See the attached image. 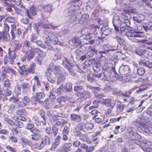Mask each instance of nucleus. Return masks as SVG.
Segmentation results:
<instances>
[{
  "label": "nucleus",
  "mask_w": 152,
  "mask_h": 152,
  "mask_svg": "<svg viewBox=\"0 0 152 152\" xmlns=\"http://www.w3.org/2000/svg\"><path fill=\"white\" fill-rule=\"evenodd\" d=\"M36 66V64L34 62H32L28 68H26L25 65H23L21 66H19L20 68L19 73L20 75L25 77L30 74H34L35 72Z\"/></svg>",
  "instance_id": "1"
},
{
  "label": "nucleus",
  "mask_w": 152,
  "mask_h": 152,
  "mask_svg": "<svg viewBox=\"0 0 152 152\" xmlns=\"http://www.w3.org/2000/svg\"><path fill=\"white\" fill-rule=\"evenodd\" d=\"M8 56H5L4 57V64H7L8 63L13 65L14 63V59L16 57V54L15 50L9 48L8 49Z\"/></svg>",
  "instance_id": "2"
},
{
  "label": "nucleus",
  "mask_w": 152,
  "mask_h": 152,
  "mask_svg": "<svg viewBox=\"0 0 152 152\" xmlns=\"http://www.w3.org/2000/svg\"><path fill=\"white\" fill-rule=\"evenodd\" d=\"M39 50V48L34 46H30V48L26 52V55L28 61L33 59L35 56V53H37Z\"/></svg>",
  "instance_id": "3"
},
{
  "label": "nucleus",
  "mask_w": 152,
  "mask_h": 152,
  "mask_svg": "<svg viewBox=\"0 0 152 152\" xmlns=\"http://www.w3.org/2000/svg\"><path fill=\"white\" fill-rule=\"evenodd\" d=\"M16 127L12 128L11 131L14 135H17L21 132L20 128H23L24 126L23 123L21 121H17L15 122V125Z\"/></svg>",
  "instance_id": "4"
},
{
  "label": "nucleus",
  "mask_w": 152,
  "mask_h": 152,
  "mask_svg": "<svg viewBox=\"0 0 152 152\" xmlns=\"http://www.w3.org/2000/svg\"><path fill=\"white\" fill-rule=\"evenodd\" d=\"M39 50L37 53L38 54L35 57L34 59V61L38 64L41 65L42 62L45 58L46 54L45 52L43 51L39 48Z\"/></svg>",
  "instance_id": "5"
},
{
  "label": "nucleus",
  "mask_w": 152,
  "mask_h": 152,
  "mask_svg": "<svg viewBox=\"0 0 152 152\" xmlns=\"http://www.w3.org/2000/svg\"><path fill=\"white\" fill-rule=\"evenodd\" d=\"M47 41L53 45L58 44L59 42L58 37L55 36L53 33L51 32L48 33V36L45 38Z\"/></svg>",
  "instance_id": "6"
},
{
  "label": "nucleus",
  "mask_w": 152,
  "mask_h": 152,
  "mask_svg": "<svg viewBox=\"0 0 152 152\" xmlns=\"http://www.w3.org/2000/svg\"><path fill=\"white\" fill-rule=\"evenodd\" d=\"M72 144L71 142L64 143L61 148L57 150L56 152H68L71 150Z\"/></svg>",
  "instance_id": "7"
},
{
  "label": "nucleus",
  "mask_w": 152,
  "mask_h": 152,
  "mask_svg": "<svg viewBox=\"0 0 152 152\" xmlns=\"http://www.w3.org/2000/svg\"><path fill=\"white\" fill-rule=\"evenodd\" d=\"M84 124L82 122L77 124L74 128V132L76 136H79L81 134V131L84 130Z\"/></svg>",
  "instance_id": "8"
},
{
  "label": "nucleus",
  "mask_w": 152,
  "mask_h": 152,
  "mask_svg": "<svg viewBox=\"0 0 152 152\" xmlns=\"http://www.w3.org/2000/svg\"><path fill=\"white\" fill-rule=\"evenodd\" d=\"M119 71L122 75H126L130 72L131 69L128 65H122L120 66Z\"/></svg>",
  "instance_id": "9"
},
{
  "label": "nucleus",
  "mask_w": 152,
  "mask_h": 152,
  "mask_svg": "<svg viewBox=\"0 0 152 152\" xmlns=\"http://www.w3.org/2000/svg\"><path fill=\"white\" fill-rule=\"evenodd\" d=\"M102 103L106 107H110L112 109L115 104V101L110 99H103Z\"/></svg>",
  "instance_id": "10"
},
{
  "label": "nucleus",
  "mask_w": 152,
  "mask_h": 152,
  "mask_svg": "<svg viewBox=\"0 0 152 152\" xmlns=\"http://www.w3.org/2000/svg\"><path fill=\"white\" fill-rule=\"evenodd\" d=\"M50 142V139L49 137L45 135L42 139L41 142L39 145V149H41L46 145H49Z\"/></svg>",
  "instance_id": "11"
},
{
  "label": "nucleus",
  "mask_w": 152,
  "mask_h": 152,
  "mask_svg": "<svg viewBox=\"0 0 152 152\" xmlns=\"http://www.w3.org/2000/svg\"><path fill=\"white\" fill-rule=\"evenodd\" d=\"M61 138V137L60 135H58L57 136L54 142L52 144L51 147L50 149V151H54L57 148L58 146L59 145Z\"/></svg>",
  "instance_id": "12"
},
{
  "label": "nucleus",
  "mask_w": 152,
  "mask_h": 152,
  "mask_svg": "<svg viewBox=\"0 0 152 152\" xmlns=\"http://www.w3.org/2000/svg\"><path fill=\"white\" fill-rule=\"evenodd\" d=\"M26 14L28 18H32L33 16H34L36 14L35 8L33 6L31 7L29 10L26 9Z\"/></svg>",
  "instance_id": "13"
},
{
  "label": "nucleus",
  "mask_w": 152,
  "mask_h": 152,
  "mask_svg": "<svg viewBox=\"0 0 152 152\" xmlns=\"http://www.w3.org/2000/svg\"><path fill=\"white\" fill-rule=\"evenodd\" d=\"M42 9L45 12L50 14L53 11V7L52 4H48L44 5L42 7Z\"/></svg>",
  "instance_id": "14"
},
{
  "label": "nucleus",
  "mask_w": 152,
  "mask_h": 152,
  "mask_svg": "<svg viewBox=\"0 0 152 152\" xmlns=\"http://www.w3.org/2000/svg\"><path fill=\"white\" fill-rule=\"evenodd\" d=\"M70 119L71 121L76 123H79L82 121L81 116L79 115L76 114H71L70 116Z\"/></svg>",
  "instance_id": "15"
},
{
  "label": "nucleus",
  "mask_w": 152,
  "mask_h": 152,
  "mask_svg": "<svg viewBox=\"0 0 152 152\" xmlns=\"http://www.w3.org/2000/svg\"><path fill=\"white\" fill-rule=\"evenodd\" d=\"M78 96H79L78 99H80L82 101L85 100L90 96L89 92L86 91L83 92L81 93H79Z\"/></svg>",
  "instance_id": "16"
},
{
  "label": "nucleus",
  "mask_w": 152,
  "mask_h": 152,
  "mask_svg": "<svg viewBox=\"0 0 152 152\" xmlns=\"http://www.w3.org/2000/svg\"><path fill=\"white\" fill-rule=\"evenodd\" d=\"M20 86L24 93H26L30 91L29 85V83L27 82L22 83H21Z\"/></svg>",
  "instance_id": "17"
},
{
  "label": "nucleus",
  "mask_w": 152,
  "mask_h": 152,
  "mask_svg": "<svg viewBox=\"0 0 152 152\" xmlns=\"http://www.w3.org/2000/svg\"><path fill=\"white\" fill-rule=\"evenodd\" d=\"M142 34L141 33H135L133 37L130 38V39L133 42H140V38L142 37Z\"/></svg>",
  "instance_id": "18"
},
{
  "label": "nucleus",
  "mask_w": 152,
  "mask_h": 152,
  "mask_svg": "<svg viewBox=\"0 0 152 152\" xmlns=\"http://www.w3.org/2000/svg\"><path fill=\"white\" fill-rule=\"evenodd\" d=\"M89 18V16L86 14L84 13L82 15L80 18L79 20V23L83 24L87 22V20Z\"/></svg>",
  "instance_id": "19"
},
{
  "label": "nucleus",
  "mask_w": 152,
  "mask_h": 152,
  "mask_svg": "<svg viewBox=\"0 0 152 152\" xmlns=\"http://www.w3.org/2000/svg\"><path fill=\"white\" fill-rule=\"evenodd\" d=\"M3 116L4 120L7 124L11 126L15 125V124L14 121L8 118V117L6 115H4Z\"/></svg>",
  "instance_id": "20"
},
{
  "label": "nucleus",
  "mask_w": 152,
  "mask_h": 152,
  "mask_svg": "<svg viewBox=\"0 0 152 152\" xmlns=\"http://www.w3.org/2000/svg\"><path fill=\"white\" fill-rule=\"evenodd\" d=\"M2 67L4 68L3 71L6 73H10L11 72L15 75H16L17 74V72L10 66H9L4 67V66H3Z\"/></svg>",
  "instance_id": "21"
},
{
  "label": "nucleus",
  "mask_w": 152,
  "mask_h": 152,
  "mask_svg": "<svg viewBox=\"0 0 152 152\" xmlns=\"http://www.w3.org/2000/svg\"><path fill=\"white\" fill-rule=\"evenodd\" d=\"M21 8H16L15 10L17 14L20 15H23L24 12L26 14V10L27 9L25 8V7L23 6H22Z\"/></svg>",
  "instance_id": "22"
},
{
  "label": "nucleus",
  "mask_w": 152,
  "mask_h": 152,
  "mask_svg": "<svg viewBox=\"0 0 152 152\" xmlns=\"http://www.w3.org/2000/svg\"><path fill=\"white\" fill-rule=\"evenodd\" d=\"M148 58L144 56L141 57L140 59L139 62L140 66H145L148 61Z\"/></svg>",
  "instance_id": "23"
},
{
  "label": "nucleus",
  "mask_w": 152,
  "mask_h": 152,
  "mask_svg": "<svg viewBox=\"0 0 152 152\" xmlns=\"http://www.w3.org/2000/svg\"><path fill=\"white\" fill-rule=\"evenodd\" d=\"M84 129L86 132L91 131L93 129L94 126L91 123L87 122L84 124Z\"/></svg>",
  "instance_id": "24"
},
{
  "label": "nucleus",
  "mask_w": 152,
  "mask_h": 152,
  "mask_svg": "<svg viewBox=\"0 0 152 152\" xmlns=\"http://www.w3.org/2000/svg\"><path fill=\"white\" fill-rule=\"evenodd\" d=\"M12 94V92L10 89L7 88H5L4 91V97L2 98L3 101L7 100L8 99L7 96L11 95Z\"/></svg>",
  "instance_id": "25"
},
{
  "label": "nucleus",
  "mask_w": 152,
  "mask_h": 152,
  "mask_svg": "<svg viewBox=\"0 0 152 152\" xmlns=\"http://www.w3.org/2000/svg\"><path fill=\"white\" fill-rule=\"evenodd\" d=\"M22 43L19 40H15L13 42V46L15 50H19L22 47Z\"/></svg>",
  "instance_id": "26"
},
{
  "label": "nucleus",
  "mask_w": 152,
  "mask_h": 152,
  "mask_svg": "<svg viewBox=\"0 0 152 152\" xmlns=\"http://www.w3.org/2000/svg\"><path fill=\"white\" fill-rule=\"evenodd\" d=\"M118 102L120 104H118L116 105V111L118 113H120L123 111L125 106V104H122L120 101Z\"/></svg>",
  "instance_id": "27"
},
{
  "label": "nucleus",
  "mask_w": 152,
  "mask_h": 152,
  "mask_svg": "<svg viewBox=\"0 0 152 152\" xmlns=\"http://www.w3.org/2000/svg\"><path fill=\"white\" fill-rule=\"evenodd\" d=\"M45 96V95L43 93L39 92L36 94L34 97V99L37 101H39L40 99H43Z\"/></svg>",
  "instance_id": "28"
},
{
  "label": "nucleus",
  "mask_w": 152,
  "mask_h": 152,
  "mask_svg": "<svg viewBox=\"0 0 152 152\" xmlns=\"http://www.w3.org/2000/svg\"><path fill=\"white\" fill-rule=\"evenodd\" d=\"M4 2L5 3L6 6L7 7L6 8V10L7 12H11L13 11L12 8L15 7L14 5L7 2V1H4Z\"/></svg>",
  "instance_id": "29"
},
{
  "label": "nucleus",
  "mask_w": 152,
  "mask_h": 152,
  "mask_svg": "<svg viewBox=\"0 0 152 152\" xmlns=\"http://www.w3.org/2000/svg\"><path fill=\"white\" fill-rule=\"evenodd\" d=\"M35 122L37 126H39L42 124L43 125H45L46 124V120H43L42 121H40L38 118L34 117Z\"/></svg>",
  "instance_id": "30"
},
{
  "label": "nucleus",
  "mask_w": 152,
  "mask_h": 152,
  "mask_svg": "<svg viewBox=\"0 0 152 152\" xmlns=\"http://www.w3.org/2000/svg\"><path fill=\"white\" fill-rule=\"evenodd\" d=\"M6 22H7L10 23L16 24L17 23V20L14 17L9 16L5 19Z\"/></svg>",
  "instance_id": "31"
},
{
  "label": "nucleus",
  "mask_w": 152,
  "mask_h": 152,
  "mask_svg": "<svg viewBox=\"0 0 152 152\" xmlns=\"http://www.w3.org/2000/svg\"><path fill=\"white\" fill-rule=\"evenodd\" d=\"M77 137H79L80 139L84 142H88V135L86 134H82L79 136H76Z\"/></svg>",
  "instance_id": "32"
},
{
  "label": "nucleus",
  "mask_w": 152,
  "mask_h": 152,
  "mask_svg": "<svg viewBox=\"0 0 152 152\" xmlns=\"http://www.w3.org/2000/svg\"><path fill=\"white\" fill-rule=\"evenodd\" d=\"M77 9V6L74 4H72L68 8V12L69 13L74 12L76 11Z\"/></svg>",
  "instance_id": "33"
},
{
  "label": "nucleus",
  "mask_w": 152,
  "mask_h": 152,
  "mask_svg": "<svg viewBox=\"0 0 152 152\" xmlns=\"http://www.w3.org/2000/svg\"><path fill=\"white\" fill-rule=\"evenodd\" d=\"M0 36L1 38L7 41L10 38V36L9 34H7L6 33L4 32H0Z\"/></svg>",
  "instance_id": "34"
},
{
  "label": "nucleus",
  "mask_w": 152,
  "mask_h": 152,
  "mask_svg": "<svg viewBox=\"0 0 152 152\" xmlns=\"http://www.w3.org/2000/svg\"><path fill=\"white\" fill-rule=\"evenodd\" d=\"M68 98L66 96H61L57 98V102L58 104H60L62 102H65L68 99Z\"/></svg>",
  "instance_id": "35"
},
{
  "label": "nucleus",
  "mask_w": 152,
  "mask_h": 152,
  "mask_svg": "<svg viewBox=\"0 0 152 152\" xmlns=\"http://www.w3.org/2000/svg\"><path fill=\"white\" fill-rule=\"evenodd\" d=\"M17 115H26L28 113L25 108L22 109L21 110H17L16 112Z\"/></svg>",
  "instance_id": "36"
},
{
  "label": "nucleus",
  "mask_w": 152,
  "mask_h": 152,
  "mask_svg": "<svg viewBox=\"0 0 152 152\" xmlns=\"http://www.w3.org/2000/svg\"><path fill=\"white\" fill-rule=\"evenodd\" d=\"M31 139L33 140L36 141L39 140L42 137L39 134H31Z\"/></svg>",
  "instance_id": "37"
},
{
  "label": "nucleus",
  "mask_w": 152,
  "mask_h": 152,
  "mask_svg": "<svg viewBox=\"0 0 152 152\" xmlns=\"http://www.w3.org/2000/svg\"><path fill=\"white\" fill-rule=\"evenodd\" d=\"M39 37L38 34L34 33L32 34L30 37V41L33 43H35Z\"/></svg>",
  "instance_id": "38"
},
{
  "label": "nucleus",
  "mask_w": 152,
  "mask_h": 152,
  "mask_svg": "<svg viewBox=\"0 0 152 152\" xmlns=\"http://www.w3.org/2000/svg\"><path fill=\"white\" fill-rule=\"evenodd\" d=\"M21 87L20 86L19 84L15 86L14 92L17 96L21 94Z\"/></svg>",
  "instance_id": "39"
},
{
  "label": "nucleus",
  "mask_w": 152,
  "mask_h": 152,
  "mask_svg": "<svg viewBox=\"0 0 152 152\" xmlns=\"http://www.w3.org/2000/svg\"><path fill=\"white\" fill-rule=\"evenodd\" d=\"M135 130V128L132 127L129 128V130L128 129L127 133H128L129 135L130 136H134L136 133Z\"/></svg>",
  "instance_id": "40"
},
{
  "label": "nucleus",
  "mask_w": 152,
  "mask_h": 152,
  "mask_svg": "<svg viewBox=\"0 0 152 152\" xmlns=\"http://www.w3.org/2000/svg\"><path fill=\"white\" fill-rule=\"evenodd\" d=\"M71 125V124L69 123H68V126H65L62 132V134H68L69 131V128Z\"/></svg>",
  "instance_id": "41"
},
{
  "label": "nucleus",
  "mask_w": 152,
  "mask_h": 152,
  "mask_svg": "<svg viewBox=\"0 0 152 152\" xmlns=\"http://www.w3.org/2000/svg\"><path fill=\"white\" fill-rule=\"evenodd\" d=\"M16 110V106L13 104H11L8 110V112L10 113H13Z\"/></svg>",
  "instance_id": "42"
},
{
  "label": "nucleus",
  "mask_w": 152,
  "mask_h": 152,
  "mask_svg": "<svg viewBox=\"0 0 152 152\" xmlns=\"http://www.w3.org/2000/svg\"><path fill=\"white\" fill-rule=\"evenodd\" d=\"M22 100L26 106L30 102V98L27 96H24Z\"/></svg>",
  "instance_id": "43"
},
{
  "label": "nucleus",
  "mask_w": 152,
  "mask_h": 152,
  "mask_svg": "<svg viewBox=\"0 0 152 152\" xmlns=\"http://www.w3.org/2000/svg\"><path fill=\"white\" fill-rule=\"evenodd\" d=\"M145 70L143 68L140 67L137 69V73L139 75H142L145 73Z\"/></svg>",
  "instance_id": "44"
},
{
  "label": "nucleus",
  "mask_w": 152,
  "mask_h": 152,
  "mask_svg": "<svg viewBox=\"0 0 152 152\" xmlns=\"http://www.w3.org/2000/svg\"><path fill=\"white\" fill-rule=\"evenodd\" d=\"M65 79V76L62 74L60 73L59 76L58 77L57 82L60 83L64 81Z\"/></svg>",
  "instance_id": "45"
},
{
  "label": "nucleus",
  "mask_w": 152,
  "mask_h": 152,
  "mask_svg": "<svg viewBox=\"0 0 152 152\" xmlns=\"http://www.w3.org/2000/svg\"><path fill=\"white\" fill-rule=\"evenodd\" d=\"M61 66H56L53 69V72L55 74L60 73Z\"/></svg>",
  "instance_id": "46"
},
{
  "label": "nucleus",
  "mask_w": 152,
  "mask_h": 152,
  "mask_svg": "<svg viewBox=\"0 0 152 152\" xmlns=\"http://www.w3.org/2000/svg\"><path fill=\"white\" fill-rule=\"evenodd\" d=\"M19 99V97H15L13 96L9 98V100L13 103H16L18 102Z\"/></svg>",
  "instance_id": "47"
},
{
  "label": "nucleus",
  "mask_w": 152,
  "mask_h": 152,
  "mask_svg": "<svg viewBox=\"0 0 152 152\" xmlns=\"http://www.w3.org/2000/svg\"><path fill=\"white\" fill-rule=\"evenodd\" d=\"M115 39L118 42V43L121 45H123L124 44V40L123 39L121 38L118 36H116L115 37Z\"/></svg>",
  "instance_id": "48"
},
{
  "label": "nucleus",
  "mask_w": 152,
  "mask_h": 152,
  "mask_svg": "<svg viewBox=\"0 0 152 152\" xmlns=\"http://www.w3.org/2000/svg\"><path fill=\"white\" fill-rule=\"evenodd\" d=\"M93 29H94V33L95 35H96L98 37H99V36H98V31H99V33L100 30H99V27L98 26H94V27H92Z\"/></svg>",
  "instance_id": "49"
},
{
  "label": "nucleus",
  "mask_w": 152,
  "mask_h": 152,
  "mask_svg": "<svg viewBox=\"0 0 152 152\" xmlns=\"http://www.w3.org/2000/svg\"><path fill=\"white\" fill-rule=\"evenodd\" d=\"M38 114L40 115L43 120H46L45 113L44 110L42 109L40 110L38 112Z\"/></svg>",
  "instance_id": "50"
},
{
  "label": "nucleus",
  "mask_w": 152,
  "mask_h": 152,
  "mask_svg": "<svg viewBox=\"0 0 152 152\" xmlns=\"http://www.w3.org/2000/svg\"><path fill=\"white\" fill-rule=\"evenodd\" d=\"M53 135L54 136H56L58 133V129L55 126H53L52 127Z\"/></svg>",
  "instance_id": "51"
},
{
  "label": "nucleus",
  "mask_w": 152,
  "mask_h": 152,
  "mask_svg": "<svg viewBox=\"0 0 152 152\" xmlns=\"http://www.w3.org/2000/svg\"><path fill=\"white\" fill-rule=\"evenodd\" d=\"M104 76L107 78L109 77L110 76L111 73L110 71L108 70H105L103 72Z\"/></svg>",
  "instance_id": "52"
},
{
  "label": "nucleus",
  "mask_w": 152,
  "mask_h": 152,
  "mask_svg": "<svg viewBox=\"0 0 152 152\" xmlns=\"http://www.w3.org/2000/svg\"><path fill=\"white\" fill-rule=\"evenodd\" d=\"M81 144L80 142L77 140L74 141L73 143V147L77 148L79 147Z\"/></svg>",
  "instance_id": "53"
},
{
  "label": "nucleus",
  "mask_w": 152,
  "mask_h": 152,
  "mask_svg": "<svg viewBox=\"0 0 152 152\" xmlns=\"http://www.w3.org/2000/svg\"><path fill=\"white\" fill-rule=\"evenodd\" d=\"M4 31L6 32H8L10 30V26L9 25L6 23H4Z\"/></svg>",
  "instance_id": "54"
},
{
  "label": "nucleus",
  "mask_w": 152,
  "mask_h": 152,
  "mask_svg": "<svg viewBox=\"0 0 152 152\" xmlns=\"http://www.w3.org/2000/svg\"><path fill=\"white\" fill-rule=\"evenodd\" d=\"M6 148L9 151L11 152H17L15 148H13L9 145H7Z\"/></svg>",
  "instance_id": "55"
},
{
  "label": "nucleus",
  "mask_w": 152,
  "mask_h": 152,
  "mask_svg": "<svg viewBox=\"0 0 152 152\" xmlns=\"http://www.w3.org/2000/svg\"><path fill=\"white\" fill-rule=\"evenodd\" d=\"M11 85V83L9 80L7 79L5 80L4 83V86L7 88H9Z\"/></svg>",
  "instance_id": "56"
},
{
  "label": "nucleus",
  "mask_w": 152,
  "mask_h": 152,
  "mask_svg": "<svg viewBox=\"0 0 152 152\" xmlns=\"http://www.w3.org/2000/svg\"><path fill=\"white\" fill-rule=\"evenodd\" d=\"M17 105L18 107L22 108L25 107L26 105L22 101H19V100L17 103Z\"/></svg>",
  "instance_id": "57"
},
{
  "label": "nucleus",
  "mask_w": 152,
  "mask_h": 152,
  "mask_svg": "<svg viewBox=\"0 0 152 152\" xmlns=\"http://www.w3.org/2000/svg\"><path fill=\"white\" fill-rule=\"evenodd\" d=\"M22 142L25 144H27L29 146L32 145V143L31 141L26 138H23Z\"/></svg>",
  "instance_id": "58"
},
{
  "label": "nucleus",
  "mask_w": 152,
  "mask_h": 152,
  "mask_svg": "<svg viewBox=\"0 0 152 152\" xmlns=\"http://www.w3.org/2000/svg\"><path fill=\"white\" fill-rule=\"evenodd\" d=\"M121 17L123 19L128 18V15H129L128 13L125 11L124 12H122L121 14Z\"/></svg>",
  "instance_id": "59"
},
{
  "label": "nucleus",
  "mask_w": 152,
  "mask_h": 152,
  "mask_svg": "<svg viewBox=\"0 0 152 152\" xmlns=\"http://www.w3.org/2000/svg\"><path fill=\"white\" fill-rule=\"evenodd\" d=\"M34 126V124H28L26 126V129H27L30 130L31 131Z\"/></svg>",
  "instance_id": "60"
},
{
  "label": "nucleus",
  "mask_w": 152,
  "mask_h": 152,
  "mask_svg": "<svg viewBox=\"0 0 152 152\" xmlns=\"http://www.w3.org/2000/svg\"><path fill=\"white\" fill-rule=\"evenodd\" d=\"M72 41L74 42L75 44H77V45H79L80 44V40L79 39L78 37H75Z\"/></svg>",
  "instance_id": "61"
},
{
  "label": "nucleus",
  "mask_w": 152,
  "mask_h": 152,
  "mask_svg": "<svg viewBox=\"0 0 152 152\" xmlns=\"http://www.w3.org/2000/svg\"><path fill=\"white\" fill-rule=\"evenodd\" d=\"M135 33H133L130 31H127L126 33V35L128 37H133Z\"/></svg>",
  "instance_id": "62"
},
{
  "label": "nucleus",
  "mask_w": 152,
  "mask_h": 152,
  "mask_svg": "<svg viewBox=\"0 0 152 152\" xmlns=\"http://www.w3.org/2000/svg\"><path fill=\"white\" fill-rule=\"evenodd\" d=\"M58 116L57 115H54L53 116L51 119V122L52 123H53L58 120L59 119L58 118Z\"/></svg>",
  "instance_id": "63"
},
{
  "label": "nucleus",
  "mask_w": 152,
  "mask_h": 152,
  "mask_svg": "<svg viewBox=\"0 0 152 152\" xmlns=\"http://www.w3.org/2000/svg\"><path fill=\"white\" fill-rule=\"evenodd\" d=\"M94 149V146H87V147L86 150V151L87 152H91L93 151Z\"/></svg>",
  "instance_id": "64"
}]
</instances>
